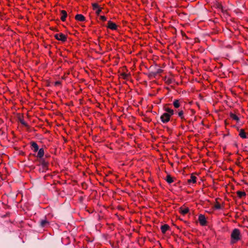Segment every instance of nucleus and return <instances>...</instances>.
<instances>
[{
  "instance_id": "obj_15",
  "label": "nucleus",
  "mask_w": 248,
  "mask_h": 248,
  "mask_svg": "<svg viewBox=\"0 0 248 248\" xmlns=\"http://www.w3.org/2000/svg\"><path fill=\"white\" fill-rule=\"evenodd\" d=\"M236 194H237V196L239 198H242L243 197H245L246 196V193L245 191H237L236 192Z\"/></svg>"
},
{
  "instance_id": "obj_24",
  "label": "nucleus",
  "mask_w": 248,
  "mask_h": 248,
  "mask_svg": "<svg viewBox=\"0 0 248 248\" xmlns=\"http://www.w3.org/2000/svg\"><path fill=\"white\" fill-rule=\"evenodd\" d=\"M100 18L103 21H105L107 20V18L106 17V16H100Z\"/></svg>"
},
{
  "instance_id": "obj_1",
  "label": "nucleus",
  "mask_w": 248,
  "mask_h": 248,
  "mask_svg": "<svg viewBox=\"0 0 248 248\" xmlns=\"http://www.w3.org/2000/svg\"><path fill=\"white\" fill-rule=\"evenodd\" d=\"M169 104H165L163 107V109L165 111L160 117L161 121L166 124L170 121V117L174 114V111L173 109L170 108Z\"/></svg>"
},
{
  "instance_id": "obj_11",
  "label": "nucleus",
  "mask_w": 248,
  "mask_h": 248,
  "mask_svg": "<svg viewBox=\"0 0 248 248\" xmlns=\"http://www.w3.org/2000/svg\"><path fill=\"white\" fill-rule=\"evenodd\" d=\"M61 19L62 21H64L67 16V12L65 10H62L61 11Z\"/></svg>"
},
{
  "instance_id": "obj_8",
  "label": "nucleus",
  "mask_w": 248,
  "mask_h": 248,
  "mask_svg": "<svg viewBox=\"0 0 248 248\" xmlns=\"http://www.w3.org/2000/svg\"><path fill=\"white\" fill-rule=\"evenodd\" d=\"M31 148L33 151L34 152H37L39 150V147L37 144L34 141H32L31 143Z\"/></svg>"
},
{
  "instance_id": "obj_6",
  "label": "nucleus",
  "mask_w": 248,
  "mask_h": 248,
  "mask_svg": "<svg viewBox=\"0 0 248 248\" xmlns=\"http://www.w3.org/2000/svg\"><path fill=\"white\" fill-rule=\"evenodd\" d=\"M237 130L239 131V135L241 138L246 139L248 138L247 136V134L245 132L244 129H239L238 128H237Z\"/></svg>"
},
{
  "instance_id": "obj_2",
  "label": "nucleus",
  "mask_w": 248,
  "mask_h": 248,
  "mask_svg": "<svg viewBox=\"0 0 248 248\" xmlns=\"http://www.w3.org/2000/svg\"><path fill=\"white\" fill-rule=\"evenodd\" d=\"M242 238L240 231L237 228L234 229L231 234V243L232 244L237 243Z\"/></svg>"
},
{
  "instance_id": "obj_5",
  "label": "nucleus",
  "mask_w": 248,
  "mask_h": 248,
  "mask_svg": "<svg viewBox=\"0 0 248 248\" xmlns=\"http://www.w3.org/2000/svg\"><path fill=\"white\" fill-rule=\"evenodd\" d=\"M107 28L111 30H117L118 26L115 23L109 20L108 21Z\"/></svg>"
},
{
  "instance_id": "obj_19",
  "label": "nucleus",
  "mask_w": 248,
  "mask_h": 248,
  "mask_svg": "<svg viewBox=\"0 0 248 248\" xmlns=\"http://www.w3.org/2000/svg\"><path fill=\"white\" fill-rule=\"evenodd\" d=\"M48 224L49 222L46 219H42L40 222V225L42 227H45L46 225H48Z\"/></svg>"
},
{
  "instance_id": "obj_9",
  "label": "nucleus",
  "mask_w": 248,
  "mask_h": 248,
  "mask_svg": "<svg viewBox=\"0 0 248 248\" xmlns=\"http://www.w3.org/2000/svg\"><path fill=\"white\" fill-rule=\"evenodd\" d=\"M75 19L78 21L83 22L85 21V17L81 14H78L75 16Z\"/></svg>"
},
{
  "instance_id": "obj_10",
  "label": "nucleus",
  "mask_w": 248,
  "mask_h": 248,
  "mask_svg": "<svg viewBox=\"0 0 248 248\" xmlns=\"http://www.w3.org/2000/svg\"><path fill=\"white\" fill-rule=\"evenodd\" d=\"M196 181L197 177L193 174L191 175L190 179L187 180V182L188 184H195L196 183Z\"/></svg>"
},
{
  "instance_id": "obj_12",
  "label": "nucleus",
  "mask_w": 248,
  "mask_h": 248,
  "mask_svg": "<svg viewBox=\"0 0 248 248\" xmlns=\"http://www.w3.org/2000/svg\"><path fill=\"white\" fill-rule=\"evenodd\" d=\"M169 226L167 224H164L161 227V231L162 233L165 234L166 232L169 229Z\"/></svg>"
},
{
  "instance_id": "obj_14",
  "label": "nucleus",
  "mask_w": 248,
  "mask_h": 248,
  "mask_svg": "<svg viewBox=\"0 0 248 248\" xmlns=\"http://www.w3.org/2000/svg\"><path fill=\"white\" fill-rule=\"evenodd\" d=\"M38 154L37 157L40 158H42L44 155V150L43 148H41L38 150Z\"/></svg>"
},
{
  "instance_id": "obj_13",
  "label": "nucleus",
  "mask_w": 248,
  "mask_h": 248,
  "mask_svg": "<svg viewBox=\"0 0 248 248\" xmlns=\"http://www.w3.org/2000/svg\"><path fill=\"white\" fill-rule=\"evenodd\" d=\"M189 211V208H187V207H186V208L181 207V208H180V213L182 215H186L187 213H188Z\"/></svg>"
},
{
  "instance_id": "obj_17",
  "label": "nucleus",
  "mask_w": 248,
  "mask_h": 248,
  "mask_svg": "<svg viewBox=\"0 0 248 248\" xmlns=\"http://www.w3.org/2000/svg\"><path fill=\"white\" fill-rule=\"evenodd\" d=\"M230 116L232 120L236 121L237 122L239 121V118L235 114L231 112L230 113Z\"/></svg>"
},
{
  "instance_id": "obj_25",
  "label": "nucleus",
  "mask_w": 248,
  "mask_h": 248,
  "mask_svg": "<svg viewBox=\"0 0 248 248\" xmlns=\"http://www.w3.org/2000/svg\"><path fill=\"white\" fill-rule=\"evenodd\" d=\"M21 123L24 125H26V124L23 120L21 121Z\"/></svg>"
},
{
  "instance_id": "obj_26",
  "label": "nucleus",
  "mask_w": 248,
  "mask_h": 248,
  "mask_svg": "<svg viewBox=\"0 0 248 248\" xmlns=\"http://www.w3.org/2000/svg\"><path fill=\"white\" fill-rule=\"evenodd\" d=\"M59 84V82H56V84Z\"/></svg>"
},
{
  "instance_id": "obj_20",
  "label": "nucleus",
  "mask_w": 248,
  "mask_h": 248,
  "mask_svg": "<svg viewBox=\"0 0 248 248\" xmlns=\"http://www.w3.org/2000/svg\"><path fill=\"white\" fill-rule=\"evenodd\" d=\"M214 208L216 209H220L221 208V205L220 203L217 202V199L216 200V203L214 205Z\"/></svg>"
},
{
  "instance_id": "obj_16",
  "label": "nucleus",
  "mask_w": 248,
  "mask_h": 248,
  "mask_svg": "<svg viewBox=\"0 0 248 248\" xmlns=\"http://www.w3.org/2000/svg\"><path fill=\"white\" fill-rule=\"evenodd\" d=\"M173 105L175 108H179L181 106L180 100L178 99L174 100L173 102Z\"/></svg>"
},
{
  "instance_id": "obj_3",
  "label": "nucleus",
  "mask_w": 248,
  "mask_h": 248,
  "mask_svg": "<svg viewBox=\"0 0 248 248\" xmlns=\"http://www.w3.org/2000/svg\"><path fill=\"white\" fill-rule=\"evenodd\" d=\"M55 38L59 40L62 42H65L67 40V36L62 33H57L54 35Z\"/></svg>"
},
{
  "instance_id": "obj_23",
  "label": "nucleus",
  "mask_w": 248,
  "mask_h": 248,
  "mask_svg": "<svg viewBox=\"0 0 248 248\" xmlns=\"http://www.w3.org/2000/svg\"><path fill=\"white\" fill-rule=\"evenodd\" d=\"M102 8H98V9H96V14L97 15V16H99V14H100V13L102 11Z\"/></svg>"
},
{
  "instance_id": "obj_18",
  "label": "nucleus",
  "mask_w": 248,
  "mask_h": 248,
  "mask_svg": "<svg viewBox=\"0 0 248 248\" xmlns=\"http://www.w3.org/2000/svg\"><path fill=\"white\" fill-rule=\"evenodd\" d=\"M166 181L169 183L171 184L173 182V178L170 175H168L166 178Z\"/></svg>"
},
{
  "instance_id": "obj_21",
  "label": "nucleus",
  "mask_w": 248,
  "mask_h": 248,
  "mask_svg": "<svg viewBox=\"0 0 248 248\" xmlns=\"http://www.w3.org/2000/svg\"><path fill=\"white\" fill-rule=\"evenodd\" d=\"M121 76L124 79H127L129 76V74H126L125 73H123L121 74Z\"/></svg>"
},
{
  "instance_id": "obj_7",
  "label": "nucleus",
  "mask_w": 248,
  "mask_h": 248,
  "mask_svg": "<svg viewBox=\"0 0 248 248\" xmlns=\"http://www.w3.org/2000/svg\"><path fill=\"white\" fill-rule=\"evenodd\" d=\"M178 117L181 119L182 121H186V118L184 115V112L183 110H180L177 112Z\"/></svg>"
},
{
  "instance_id": "obj_4",
  "label": "nucleus",
  "mask_w": 248,
  "mask_h": 248,
  "mask_svg": "<svg viewBox=\"0 0 248 248\" xmlns=\"http://www.w3.org/2000/svg\"><path fill=\"white\" fill-rule=\"evenodd\" d=\"M199 221L200 222V224L201 226H205L207 224V220L205 217V216L203 215H200L199 216Z\"/></svg>"
},
{
  "instance_id": "obj_22",
  "label": "nucleus",
  "mask_w": 248,
  "mask_h": 248,
  "mask_svg": "<svg viewBox=\"0 0 248 248\" xmlns=\"http://www.w3.org/2000/svg\"><path fill=\"white\" fill-rule=\"evenodd\" d=\"M92 7L93 10H95L98 9L100 7H99L98 4L97 3H92Z\"/></svg>"
}]
</instances>
